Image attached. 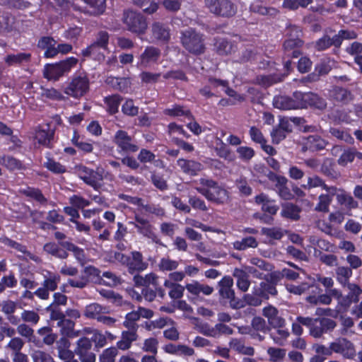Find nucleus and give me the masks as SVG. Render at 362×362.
<instances>
[{
    "mask_svg": "<svg viewBox=\"0 0 362 362\" xmlns=\"http://www.w3.org/2000/svg\"><path fill=\"white\" fill-rule=\"evenodd\" d=\"M353 303L355 302L348 295L341 296L338 300V305L335 310L336 314L332 315V316L336 317L338 313L346 312Z\"/></svg>",
    "mask_w": 362,
    "mask_h": 362,
    "instance_id": "obj_55",
    "label": "nucleus"
},
{
    "mask_svg": "<svg viewBox=\"0 0 362 362\" xmlns=\"http://www.w3.org/2000/svg\"><path fill=\"white\" fill-rule=\"evenodd\" d=\"M76 169L78 177L87 185L95 189L100 187V181L102 180V176L98 173L83 165H78Z\"/></svg>",
    "mask_w": 362,
    "mask_h": 362,
    "instance_id": "obj_12",
    "label": "nucleus"
},
{
    "mask_svg": "<svg viewBox=\"0 0 362 362\" xmlns=\"http://www.w3.org/2000/svg\"><path fill=\"white\" fill-rule=\"evenodd\" d=\"M114 142L124 151L136 152L139 149L136 145L132 143V138L122 130H119L115 133Z\"/></svg>",
    "mask_w": 362,
    "mask_h": 362,
    "instance_id": "obj_15",
    "label": "nucleus"
},
{
    "mask_svg": "<svg viewBox=\"0 0 362 362\" xmlns=\"http://www.w3.org/2000/svg\"><path fill=\"white\" fill-rule=\"evenodd\" d=\"M300 209L297 206L291 203H287L282 206L281 215L287 218L298 220L300 218Z\"/></svg>",
    "mask_w": 362,
    "mask_h": 362,
    "instance_id": "obj_41",
    "label": "nucleus"
},
{
    "mask_svg": "<svg viewBox=\"0 0 362 362\" xmlns=\"http://www.w3.org/2000/svg\"><path fill=\"white\" fill-rule=\"evenodd\" d=\"M107 313V310L106 308L94 303L86 306L83 315L88 319H95L98 320V317H100L102 314Z\"/></svg>",
    "mask_w": 362,
    "mask_h": 362,
    "instance_id": "obj_29",
    "label": "nucleus"
},
{
    "mask_svg": "<svg viewBox=\"0 0 362 362\" xmlns=\"http://www.w3.org/2000/svg\"><path fill=\"white\" fill-rule=\"evenodd\" d=\"M58 325L62 327V334L74 338L78 336V332L74 330L75 323L69 319H62L58 322Z\"/></svg>",
    "mask_w": 362,
    "mask_h": 362,
    "instance_id": "obj_39",
    "label": "nucleus"
},
{
    "mask_svg": "<svg viewBox=\"0 0 362 362\" xmlns=\"http://www.w3.org/2000/svg\"><path fill=\"white\" fill-rule=\"evenodd\" d=\"M187 291L194 296H199L201 293L205 296H210L214 291L212 286L202 284L198 281H192L185 286Z\"/></svg>",
    "mask_w": 362,
    "mask_h": 362,
    "instance_id": "obj_20",
    "label": "nucleus"
},
{
    "mask_svg": "<svg viewBox=\"0 0 362 362\" xmlns=\"http://www.w3.org/2000/svg\"><path fill=\"white\" fill-rule=\"evenodd\" d=\"M273 104L275 107L281 110H295L293 98L288 96L279 95L274 97Z\"/></svg>",
    "mask_w": 362,
    "mask_h": 362,
    "instance_id": "obj_40",
    "label": "nucleus"
},
{
    "mask_svg": "<svg viewBox=\"0 0 362 362\" xmlns=\"http://www.w3.org/2000/svg\"><path fill=\"white\" fill-rule=\"evenodd\" d=\"M332 194H321L319 197V201L315 206V210L318 211L327 212L329 210V206L332 202Z\"/></svg>",
    "mask_w": 362,
    "mask_h": 362,
    "instance_id": "obj_58",
    "label": "nucleus"
},
{
    "mask_svg": "<svg viewBox=\"0 0 362 362\" xmlns=\"http://www.w3.org/2000/svg\"><path fill=\"white\" fill-rule=\"evenodd\" d=\"M177 163L183 173L192 176L197 175L198 173L203 170L202 164L195 160L180 158Z\"/></svg>",
    "mask_w": 362,
    "mask_h": 362,
    "instance_id": "obj_19",
    "label": "nucleus"
},
{
    "mask_svg": "<svg viewBox=\"0 0 362 362\" xmlns=\"http://www.w3.org/2000/svg\"><path fill=\"white\" fill-rule=\"evenodd\" d=\"M339 192L337 194V200L339 204L344 206L347 209L358 208V203L353 197L344 190L339 189Z\"/></svg>",
    "mask_w": 362,
    "mask_h": 362,
    "instance_id": "obj_30",
    "label": "nucleus"
},
{
    "mask_svg": "<svg viewBox=\"0 0 362 362\" xmlns=\"http://www.w3.org/2000/svg\"><path fill=\"white\" fill-rule=\"evenodd\" d=\"M158 341L154 337L146 339L144 341L141 349L153 355L158 353Z\"/></svg>",
    "mask_w": 362,
    "mask_h": 362,
    "instance_id": "obj_60",
    "label": "nucleus"
},
{
    "mask_svg": "<svg viewBox=\"0 0 362 362\" xmlns=\"http://www.w3.org/2000/svg\"><path fill=\"white\" fill-rule=\"evenodd\" d=\"M117 353V349L115 347L105 349L100 356V362H115V358Z\"/></svg>",
    "mask_w": 362,
    "mask_h": 362,
    "instance_id": "obj_64",
    "label": "nucleus"
},
{
    "mask_svg": "<svg viewBox=\"0 0 362 362\" xmlns=\"http://www.w3.org/2000/svg\"><path fill=\"white\" fill-rule=\"evenodd\" d=\"M233 276L237 279V286L243 292H246L250 286L249 276L243 269L235 268L233 272Z\"/></svg>",
    "mask_w": 362,
    "mask_h": 362,
    "instance_id": "obj_25",
    "label": "nucleus"
},
{
    "mask_svg": "<svg viewBox=\"0 0 362 362\" xmlns=\"http://www.w3.org/2000/svg\"><path fill=\"white\" fill-rule=\"evenodd\" d=\"M179 266V263L176 260L171 259L169 257L160 259L158 267L162 272H171L175 270Z\"/></svg>",
    "mask_w": 362,
    "mask_h": 362,
    "instance_id": "obj_52",
    "label": "nucleus"
},
{
    "mask_svg": "<svg viewBox=\"0 0 362 362\" xmlns=\"http://www.w3.org/2000/svg\"><path fill=\"white\" fill-rule=\"evenodd\" d=\"M201 186L196 187V190L204 197L216 204H223L228 199V193L224 188L211 179L202 177L198 181Z\"/></svg>",
    "mask_w": 362,
    "mask_h": 362,
    "instance_id": "obj_1",
    "label": "nucleus"
},
{
    "mask_svg": "<svg viewBox=\"0 0 362 362\" xmlns=\"http://www.w3.org/2000/svg\"><path fill=\"white\" fill-rule=\"evenodd\" d=\"M81 362H95V354L92 351L91 341L87 337H81L76 341L74 349Z\"/></svg>",
    "mask_w": 362,
    "mask_h": 362,
    "instance_id": "obj_9",
    "label": "nucleus"
},
{
    "mask_svg": "<svg viewBox=\"0 0 362 362\" xmlns=\"http://www.w3.org/2000/svg\"><path fill=\"white\" fill-rule=\"evenodd\" d=\"M334 45L336 47H339V40L338 37H330L327 35H325L322 37L320 38L315 43V48L317 51H323L329 48L330 46Z\"/></svg>",
    "mask_w": 362,
    "mask_h": 362,
    "instance_id": "obj_34",
    "label": "nucleus"
},
{
    "mask_svg": "<svg viewBox=\"0 0 362 362\" xmlns=\"http://www.w3.org/2000/svg\"><path fill=\"white\" fill-rule=\"evenodd\" d=\"M204 6L210 13L224 18L234 16L238 11L237 6L230 0H204Z\"/></svg>",
    "mask_w": 362,
    "mask_h": 362,
    "instance_id": "obj_3",
    "label": "nucleus"
},
{
    "mask_svg": "<svg viewBox=\"0 0 362 362\" xmlns=\"http://www.w3.org/2000/svg\"><path fill=\"white\" fill-rule=\"evenodd\" d=\"M281 276L289 280H296L299 277V274L290 269H284L281 274L279 272H274L271 274L270 276L273 281H277L280 279Z\"/></svg>",
    "mask_w": 362,
    "mask_h": 362,
    "instance_id": "obj_61",
    "label": "nucleus"
},
{
    "mask_svg": "<svg viewBox=\"0 0 362 362\" xmlns=\"http://www.w3.org/2000/svg\"><path fill=\"white\" fill-rule=\"evenodd\" d=\"M329 133L332 136L337 139L344 141L346 143L351 144L354 141V138L346 132L343 129L332 127L329 129Z\"/></svg>",
    "mask_w": 362,
    "mask_h": 362,
    "instance_id": "obj_57",
    "label": "nucleus"
},
{
    "mask_svg": "<svg viewBox=\"0 0 362 362\" xmlns=\"http://www.w3.org/2000/svg\"><path fill=\"white\" fill-rule=\"evenodd\" d=\"M31 358L33 362H55L49 353L42 350H35L31 354Z\"/></svg>",
    "mask_w": 362,
    "mask_h": 362,
    "instance_id": "obj_62",
    "label": "nucleus"
},
{
    "mask_svg": "<svg viewBox=\"0 0 362 362\" xmlns=\"http://www.w3.org/2000/svg\"><path fill=\"white\" fill-rule=\"evenodd\" d=\"M219 293L223 298L229 300L230 306L233 308H240L244 306L243 302L238 300L233 289V280L230 276H224L219 282Z\"/></svg>",
    "mask_w": 362,
    "mask_h": 362,
    "instance_id": "obj_8",
    "label": "nucleus"
},
{
    "mask_svg": "<svg viewBox=\"0 0 362 362\" xmlns=\"http://www.w3.org/2000/svg\"><path fill=\"white\" fill-rule=\"evenodd\" d=\"M43 250L47 254L61 259H65L69 257L67 251L53 242L46 243L43 247Z\"/></svg>",
    "mask_w": 362,
    "mask_h": 362,
    "instance_id": "obj_31",
    "label": "nucleus"
},
{
    "mask_svg": "<svg viewBox=\"0 0 362 362\" xmlns=\"http://www.w3.org/2000/svg\"><path fill=\"white\" fill-rule=\"evenodd\" d=\"M313 3V0H284L282 7L286 9L295 11L300 7L306 8Z\"/></svg>",
    "mask_w": 362,
    "mask_h": 362,
    "instance_id": "obj_44",
    "label": "nucleus"
},
{
    "mask_svg": "<svg viewBox=\"0 0 362 362\" xmlns=\"http://www.w3.org/2000/svg\"><path fill=\"white\" fill-rule=\"evenodd\" d=\"M327 141L317 135L309 136L305 142V147L313 151L324 149L327 145Z\"/></svg>",
    "mask_w": 362,
    "mask_h": 362,
    "instance_id": "obj_32",
    "label": "nucleus"
},
{
    "mask_svg": "<svg viewBox=\"0 0 362 362\" xmlns=\"http://www.w3.org/2000/svg\"><path fill=\"white\" fill-rule=\"evenodd\" d=\"M255 293L263 298L268 299L269 296H276L277 290L274 284L262 281L259 286L255 287Z\"/></svg>",
    "mask_w": 362,
    "mask_h": 362,
    "instance_id": "obj_26",
    "label": "nucleus"
},
{
    "mask_svg": "<svg viewBox=\"0 0 362 362\" xmlns=\"http://www.w3.org/2000/svg\"><path fill=\"white\" fill-rule=\"evenodd\" d=\"M61 245L66 248V250L70 251L73 253L75 259L79 263L80 265L84 266L86 264V256L83 249L78 247L71 242H64L61 243Z\"/></svg>",
    "mask_w": 362,
    "mask_h": 362,
    "instance_id": "obj_24",
    "label": "nucleus"
},
{
    "mask_svg": "<svg viewBox=\"0 0 362 362\" xmlns=\"http://www.w3.org/2000/svg\"><path fill=\"white\" fill-rule=\"evenodd\" d=\"M214 49L219 55H228L235 52V47L231 42L223 38H218L216 40Z\"/></svg>",
    "mask_w": 362,
    "mask_h": 362,
    "instance_id": "obj_27",
    "label": "nucleus"
},
{
    "mask_svg": "<svg viewBox=\"0 0 362 362\" xmlns=\"http://www.w3.org/2000/svg\"><path fill=\"white\" fill-rule=\"evenodd\" d=\"M337 280L341 284H346L350 276L352 275V271L346 267H339L336 270Z\"/></svg>",
    "mask_w": 362,
    "mask_h": 362,
    "instance_id": "obj_63",
    "label": "nucleus"
},
{
    "mask_svg": "<svg viewBox=\"0 0 362 362\" xmlns=\"http://www.w3.org/2000/svg\"><path fill=\"white\" fill-rule=\"evenodd\" d=\"M30 54L29 53H18L16 54H9L5 58V62L8 66L20 64L23 62H28L30 59Z\"/></svg>",
    "mask_w": 362,
    "mask_h": 362,
    "instance_id": "obj_43",
    "label": "nucleus"
},
{
    "mask_svg": "<svg viewBox=\"0 0 362 362\" xmlns=\"http://www.w3.org/2000/svg\"><path fill=\"white\" fill-rule=\"evenodd\" d=\"M233 248L237 250H245L247 248H256L258 246V242L255 238L249 236L243 238L240 240L235 241L233 243Z\"/></svg>",
    "mask_w": 362,
    "mask_h": 362,
    "instance_id": "obj_38",
    "label": "nucleus"
},
{
    "mask_svg": "<svg viewBox=\"0 0 362 362\" xmlns=\"http://www.w3.org/2000/svg\"><path fill=\"white\" fill-rule=\"evenodd\" d=\"M70 345V341L64 337H61L58 341H57V350L59 358L73 352L69 349Z\"/></svg>",
    "mask_w": 362,
    "mask_h": 362,
    "instance_id": "obj_53",
    "label": "nucleus"
},
{
    "mask_svg": "<svg viewBox=\"0 0 362 362\" xmlns=\"http://www.w3.org/2000/svg\"><path fill=\"white\" fill-rule=\"evenodd\" d=\"M151 31L153 38L158 42H167L170 38L169 28L160 22L153 23Z\"/></svg>",
    "mask_w": 362,
    "mask_h": 362,
    "instance_id": "obj_16",
    "label": "nucleus"
},
{
    "mask_svg": "<svg viewBox=\"0 0 362 362\" xmlns=\"http://www.w3.org/2000/svg\"><path fill=\"white\" fill-rule=\"evenodd\" d=\"M44 281L42 285L49 289L50 291H54L57 288L58 284L60 282L61 277L56 273L46 271L43 274Z\"/></svg>",
    "mask_w": 362,
    "mask_h": 362,
    "instance_id": "obj_35",
    "label": "nucleus"
},
{
    "mask_svg": "<svg viewBox=\"0 0 362 362\" xmlns=\"http://www.w3.org/2000/svg\"><path fill=\"white\" fill-rule=\"evenodd\" d=\"M158 276L154 273H149L144 276L136 274L134 276L133 281L136 286L149 287L150 285L156 286L158 283Z\"/></svg>",
    "mask_w": 362,
    "mask_h": 362,
    "instance_id": "obj_28",
    "label": "nucleus"
},
{
    "mask_svg": "<svg viewBox=\"0 0 362 362\" xmlns=\"http://www.w3.org/2000/svg\"><path fill=\"white\" fill-rule=\"evenodd\" d=\"M129 224L133 226L139 234L151 240L155 243H159L160 239L155 233V228L150 221L139 215H136L134 220L129 221Z\"/></svg>",
    "mask_w": 362,
    "mask_h": 362,
    "instance_id": "obj_7",
    "label": "nucleus"
},
{
    "mask_svg": "<svg viewBox=\"0 0 362 362\" xmlns=\"http://www.w3.org/2000/svg\"><path fill=\"white\" fill-rule=\"evenodd\" d=\"M127 262L128 272L133 274L134 272L144 271L148 267V263L144 261L143 255L141 252L133 251L129 257Z\"/></svg>",
    "mask_w": 362,
    "mask_h": 362,
    "instance_id": "obj_14",
    "label": "nucleus"
},
{
    "mask_svg": "<svg viewBox=\"0 0 362 362\" xmlns=\"http://www.w3.org/2000/svg\"><path fill=\"white\" fill-rule=\"evenodd\" d=\"M308 95V93H301L296 91L293 94V102L295 105V109L306 108L307 99L305 97Z\"/></svg>",
    "mask_w": 362,
    "mask_h": 362,
    "instance_id": "obj_59",
    "label": "nucleus"
},
{
    "mask_svg": "<svg viewBox=\"0 0 362 362\" xmlns=\"http://www.w3.org/2000/svg\"><path fill=\"white\" fill-rule=\"evenodd\" d=\"M21 318L24 323L33 325H37L40 319L38 313L33 310H23L21 313Z\"/></svg>",
    "mask_w": 362,
    "mask_h": 362,
    "instance_id": "obj_49",
    "label": "nucleus"
},
{
    "mask_svg": "<svg viewBox=\"0 0 362 362\" xmlns=\"http://www.w3.org/2000/svg\"><path fill=\"white\" fill-rule=\"evenodd\" d=\"M261 233L262 235L271 239L280 240L284 237L285 231L279 227H264L262 228Z\"/></svg>",
    "mask_w": 362,
    "mask_h": 362,
    "instance_id": "obj_51",
    "label": "nucleus"
},
{
    "mask_svg": "<svg viewBox=\"0 0 362 362\" xmlns=\"http://www.w3.org/2000/svg\"><path fill=\"white\" fill-rule=\"evenodd\" d=\"M305 99H307L306 108L311 107L322 110L327 107L325 100L315 93L309 92L308 95L305 97Z\"/></svg>",
    "mask_w": 362,
    "mask_h": 362,
    "instance_id": "obj_36",
    "label": "nucleus"
},
{
    "mask_svg": "<svg viewBox=\"0 0 362 362\" xmlns=\"http://www.w3.org/2000/svg\"><path fill=\"white\" fill-rule=\"evenodd\" d=\"M101 49H103L102 47H99L98 46L92 43L90 45L81 51V54L84 57H90L96 60L100 61L105 58L104 54L100 52Z\"/></svg>",
    "mask_w": 362,
    "mask_h": 362,
    "instance_id": "obj_42",
    "label": "nucleus"
},
{
    "mask_svg": "<svg viewBox=\"0 0 362 362\" xmlns=\"http://www.w3.org/2000/svg\"><path fill=\"white\" fill-rule=\"evenodd\" d=\"M300 322L309 329V334L315 339H321L324 334L332 332L337 327V322L327 317L300 318Z\"/></svg>",
    "mask_w": 362,
    "mask_h": 362,
    "instance_id": "obj_2",
    "label": "nucleus"
},
{
    "mask_svg": "<svg viewBox=\"0 0 362 362\" xmlns=\"http://www.w3.org/2000/svg\"><path fill=\"white\" fill-rule=\"evenodd\" d=\"M332 351L341 354L344 357L353 358L356 356V350L353 344L344 338H338L331 343Z\"/></svg>",
    "mask_w": 362,
    "mask_h": 362,
    "instance_id": "obj_13",
    "label": "nucleus"
},
{
    "mask_svg": "<svg viewBox=\"0 0 362 362\" xmlns=\"http://www.w3.org/2000/svg\"><path fill=\"white\" fill-rule=\"evenodd\" d=\"M34 138L38 144L46 147H51V142L54 139L55 128H52L50 124L37 126L35 129Z\"/></svg>",
    "mask_w": 362,
    "mask_h": 362,
    "instance_id": "obj_11",
    "label": "nucleus"
},
{
    "mask_svg": "<svg viewBox=\"0 0 362 362\" xmlns=\"http://www.w3.org/2000/svg\"><path fill=\"white\" fill-rule=\"evenodd\" d=\"M230 348L238 354L253 356L255 354V349L252 346H245L241 339H232L229 342Z\"/></svg>",
    "mask_w": 362,
    "mask_h": 362,
    "instance_id": "obj_33",
    "label": "nucleus"
},
{
    "mask_svg": "<svg viewBox=\"0 0 362 362\" xmlns=\"http://www.w3.org/2000/svg\"><path fill=\"white\" fill-rule=\"evenodd\" d=\"M122 100V98L119 95H112L105 98V103L107 106V111L110 114H115L118 112V107Z\"/></svg>",
    "mask_w": 362,
    "mask_h": 362,
    "instance_id": "obj_45",
    "label": "nucleus"
},
{
    "mask_svg": "<svg viewBox=\"0 0 362 362\" xmlns=\"http://www.w3.org/2000/svg\"><path fill=\"white\" fill-rule=\"evenodd\" d=\"M137 330L127 329L122 331L120 339L117 342V347L121 350L125 351L129 349L132 344L138 339Z\"/></svg>",
    "mask_w": 362,
    "mask_h": 362,
    "instance_id": "obj_18",
    "label": "nucleus"
},
{
    "mask_svg": "<svg viewBox=\"0 0 362 362\" xmlns=\"http://www.w3.org/2000/svg\"><path fill=\"white\" fill-rule=\"evenodd\" d=\"M250 266L256 267L257 269L263 272H272L274 266L259 257H252L249 260Z\"/></svg>",
    "mask_w": 362,
    "mask_h": 362,
    "instance_id": "obj_54",
    "label": "nucleus"
},
{
    "mask_svg": "<svg viewBox=\"0 0 362 362\" xmlns=\"http://www.w3.org/2000/svg\"><path fill=\"white\" fill-rule=\"evenodd\" d=\"M89 89V81L86 76L74 77L65 88L66 94L74 98L83 96Z\"/></svg>",
    "mask_w": 362,
    "mask_h": 362,
    "instance_id": "obj_10",
    "label": "nucleus"
},
{
    "mask_svg": "<svg viewBox=\"0 0 362 362\" xmlns=\"http://www.w3.org/2000/svg\"><path fill=\"white\" fill-rule=\"evenodd\" d=\"M78 59L69 57L59 63L49 64L45 66L43 75L49 81H57L60 77L69 73L72 67L76 65Z\"/></svg>",
    "mask_w": 362,
    "mask_h": 362,
    "instance_id": "obj_4",
    "label": "nucleus"
},
{
    "mask_svg": "<svg viewBox=\"0 0 362 362\" xmlns=\"http://www.w3.org/2000/svg\"><path fill=\"white\" fill-rule=\"evenodd\" d=\"M209 83L214 87H217L219 86L225 87L226 88L225 92L230 97H233L240 102H242L245 100V98L243 95L237 94V93L234 90L228 87V81L220 80V79H216V78H209Z\"/></svg>",
    "mask_w": 362,
    "mask_h": 362,
    "instance_id": "obj_37",
    "label": "nucleus"
},
{
    "mask_svg": "<svg viewBox=\"0 0 362 362\" xmlns=\"http://www.w3.org/2000/svg\"><path fill=\"white\" fill-rule=\"evenodd\" d=\"M0 164L11 170H20L23 168V165L20 160L8 156H0Z\"/></svg>",
    "mask_w": 362,
    "mask_h": 362,
    "instance_id": "obj_48",
    "label": "nucleus"
},
{
    "mask_svg": "<svg viewBox=\"0 0 362 362\" xmlns=\"http://www.w3.org/2000/svg\"><path fill=\"white\" fill-rule=\"evenodd\" d=\"M160 56V51L158 48L153 46H148L139 57L140 64L143 66L147 67L151 64L156 62Z\"/></svg>",
    "mask_w": 362,
    "mask_h": 362,
    "instance_id": "obj_17",
    "label": "nucleus"
},
{
    "mask_svg": "<svg viewBox=\"0 0 362 362\" xmlns=\"http://www.w3.org/2000/svg\"><path fill=\"white\" fill-rule=\"evenodd\" d=\"M315 256L319 259V260L329 267H334L337 265V257L331 254H325L322 252L320 250H315Z\"/></svg>",
    "mask_w": 362,
    "mask_h": 362,
    "instance_id": "obj_50",
    "label": "nucleus"
},
{
    "mask_svg": "<svg viewBox=\"0 0 362 362\" xmlns=\"http://www.w3.org/2000/svg\"><path fill=\"white\" fill-rule=\"evenodd\" d=\"M267 352L271 362H280L286 356V350L280 348L269 347Z\"/></svg>",
    "mask_w": 362,
    "mask_h": 362,
    "instance_id": "obj_56",
    "label": "nucleus"
},
{
    "mask_svg": "<svg viewBox=\"0 0 362 362\" xmlns=\"http://www.w3.org/2000/svg\"><path fill=\"white\" fill-rule=\"evenodd\" d=\"M39 48L45 49V57L47 58L54 57L57 55L56 41L49 37H42L37 44Z\"/></svg>",
    "mask_w": 362,
    "mask_h": 362,
    "instance_id": "obj_22",
    "label": "nucleus"
},
{
    "mask_svg": "<svg viewBox=\"0 0 362 362\" xmlns=\"http://www.w3.org/2000/svg\"><path fill=\"white\" fill-rule=\"evenodd\" d=\"M250 9L252 12L257 13L261 15H271L275 16L277 13V11L274 8H267L262 5L260 1H254L250 6Z\"/></svg>",
    "mask_w": 362,
    "mask_h": 362,
    "instance_id": "obj_47",
    "label": "nucleus"
},
{
    "mask_svg": "<svg viewBox=\"0 0 362 362\" xmlns=\"http://www.w3.org/2000/svg\"><path fill=\"white\" fill-rule=\"evenodd\" d=\"M122 21L129 31L137 35L144 34L148 28L146 18L141 14L132 11L124 12Z\"/></svg>",
    "mask_w": 362,
    "mask_h": 362,
    "instance_id": "obj_6",
    "label": "nucleus"
},
{
    "mask_svg": "<svg viewBox=\"0 0 362 362\" xmlns=\"http://www.w3.org/2000/svg\"><path fill=\"white\" fill-rule=\"evenodd\" d=\"M302 187L305 189H310L315 187H322L326 190L328 193L334 195L337 191L335 187H328L323 180L317 175L308 177L307 179V183L302 185Z\"/></svg>",
    "mask_w": 362,
    "mask_h": 362,
    "instance_id": "obj_21",
    "label": "nucleus"
},
{
    "mask_svg": "<svg viewBox=\"0 0 362 362\" xmlns=\"http://www.w3.org/2000/svg\"><path fill=\"white\" fill-rule=\"evenodd\" d=\"M139 319L140 317L137 310H133L126 315L123 325L127 329L138 330L139 325L136 324V322L139 320Z\"/></svg>",
    "mask_w": 362,
    "mask_h": 362,
    "instance_id": "obj_46",
    "label": "nucleus"
},
{
    "mask_svg": "<svg viewBox=\"0 0 362 362\" xmlns=\"http://www.w3.org/2000/svg\"><path fill=\"white\" fill-rule=\"evenodd\" d=\"M255 202L262 204V209L272 215L276 214L279 206L274 204V201L269 199L267 195L262 193L255 197Z\"/></svg>",
    "mask_w": 362,
    "mask_h": 362,
    "instance_id": "obj_23",
    "label": "nucleus"
},
{
    "mask_svg": "<svg viewBox=\"0 0 362 362\" xmlns=\"http://www.w3.org/2000/svg\"><path fill=\"white\" fill-rule=\"evenodd\" d=\"M181 43L182 46L193 54H200L204 52V39L202 34L192 29L182 33Z\"/></svg>",
    "mask_w": 362,
    "mask_h": 362,
    "instance_id": "obj_5",
    "label": "nucleus"
}]
</instances>
